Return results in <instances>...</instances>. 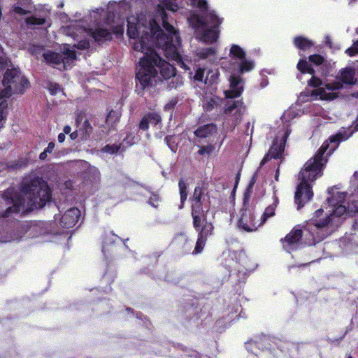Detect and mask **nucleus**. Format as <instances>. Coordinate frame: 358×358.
Masks as SVG:
<instances>
[{
	"mask_svg": "<svg viewBox=\"0 0 358 358\" xmlns=\"http://www.w3.org/2000/svg\"><path fill=\"white\" fill-rule=\"evenodd\" d=\"M273 203L266 208L263 214L259 217V222L261 226H262L268 219L273 217L275 215V209L278 205L279 201L276 197L275 194L273 196Z\"/></svg>",
	"mask_w": 358,
	"mask_h": 358,
	"instance_id": "obj_17",
	"label": "nucleus"
},
{
	"mask_svg": "<svg viewBox=\"0 0 358 358\" xmlns=\"http://www.w3.org/2000/svg\"><path fill=\"white\" fill-rule=\"evenodd\" d=\"M43 57L46 62L61 70L67 69L70 63L76 59V55L70 45L64 44L62 55L48 50L43 53Z\"/></svg>",
	"mask_w": 358,
	"mask_h": 358,
	"instance_id": "obj_8",
	"label": "nucleus"
},
{
	"mask_svg": "<svg viewBox=\"0 0 358 358\" xmlns=\"http://www.w3.org/2000/svg\"><path fill=\"white\" fill-rule=\"evenodd\" d=\"M203 194V190L201 187H196L193 194V203L196 204V206H199L201 207V197Z\"/></svg>",
	"mask_w": 358,
	"mask_h": 358,
	"instance_id": "obj_30",
	"label": "nucleus"
},
{
	"mask_svg": "<svg viewBox=\"0 0 358 358\" xmlns=\"http://www.w3.org/2000/svg\"><path fill=\"white\" fill-rule=\"evenodd\" d=\"M176 0H162L157 9L156 15H140L137 19H127V35L134 50L143 54L140 59L136 79L142 88L162 77L169 79L176 74L173 65L162 60L154 50L155 45L164 51L165 56L178 63L182 62L180 54V40L178 33L167 21L165 10L176 12L178 6Z\"/></svg>",
	"mask_w": 358,
	"mask_h": 358,
	"instance_id": "obj_1",
	"label": "nucleus"
},
{
	"mask_svg": "<svg viewBox=\"0 0 358 358\" xmlns=\"http://www.w3.org/2000/svg\"><path fill=\"white\" fill-rule=\"evenodd\" d=\"M51 94L55 95L59 92H62L61 87L57 84H52L51 83L48 88Z\"/></svg>",
	"mask_w": 358,
	"mask_h": 358,
	"instance_id": "obj_38",
	"label": "nucleus"
},
{
	"mask_svg": "<svg viewBox=\"0 0 358 358\" xmlns=\"http://www.w3.org/2000/svg\"><path fill=\"white\" fill-rule=\"evenodd\" d=\"M206 241V238L198 236V239H197L194 250L193 251V254L201 253L205 246Z\"/></svg>",
	"mask_w": 358,
	"mask_h": 358,
	"instance_id": "obj_31",
	"label": "nucleus"
},
{
	"mask_svg": "<svg viewBox=\"0 0 358 358\" xmlns=\"http://www.w3.org/2000/svg\"><path fill=\"white\" fill-rule=\"evenodd\" d=\"M178 186H179V190H180V201H181V205L180 206L179 208L181 209L183 208V203L186 201L187 197V184L182 179H180L178 182Z\"/></svg>",
	"mask_w": 358,
	"mask_h": 358,
	"instance_id": "obj_28",
	"label": "nucleus"
},
{
	"mask_svg": "<svg viewBox=\"0 0 358 358\" xmlns=\"http://www.w3.org/2000/svg\"><path fill=\"white\" fill-rule=\"evenodd\" d=\"M290 132V129L288 127H286L282 133L277 137L268 153L262 160L260 166L264 165L271 158L276 159L281 157L285 149V144L287 138L289 135Z\"/></svg>",
	"mask_w": 358,
	"mask_h": 358,
	"instance_id": "obj_10",
	"label": "nucleus"
},
{
	"mask_svg": "<svg viewBox=\"0 0 358 358\" xmlns=\"http://www.w3.org/2000/svg\"><path fill=\"white\" fill-rule=\"evenodd\" d=\"M149 124H150L149 120H148V117H146L145 115L139 124V127L141 129L146 130L149 127Z\"/></svg>",
	"mask_w": 358,
	"mask_h": 358,
	"instance_id": "obj_43",
	"label": "nucleus"
},
{
	"mask_svg": "<svg viewBox=\"0 0 358 358\" xmlns=\"http://www.w3.org/2000/svg\"><path fill=\"white\" fill-rule=\"evenodd\" d=\"M197 56L201 59H206L210 62H214L217 59L216 50L214 48L200 49L197 52Z\"/></svg>",
	"mask_w": 358,
	"mask_h": 358,
	"instance_id": "obj_22",
	"label": "nucleus"
},
{
	"mask_svg": "<svg viewBox=\"0 0 358 358\" xmlns=\"http://www.w3.org/2000/svg\"><path fill=\"white\" fill-rule=\"evenodd\" d=\"M119 149H120V147L116 145H107L106 146L104 147L103 150L105 152H107L109 154H114V153L117 152Z\"/></svg>",
	"mask_w": 358,
	"mask_h": 358,
	"instance_id": "obj_37",
	"label": "nucleus"
},
{
	"mask_svg": "<svg viewBox=\"0 0 358 358\" xmlns=\"http://www.w3.org/2000/svg\"><path fill=\"white\" fill-rule=\"evenodd\" d=\"M343 138L341 134H337L329 138V143L331 144L329 154H331L338 146V142L341 141Z\"/></svg>",
	"mask_w": 358,
	"mask_h": 358,
	"instance_id": "obj_32",
	"label": "nucleus"
},
{
	"mask_svg": "<svg viewBox=\"0 0 358 358\" xmlns=\"http://www.w3.org/2000/svg\"><path fill=\"white\" fill-rule=\"evenodd\" d=\"M8 66V60L6 58L0 57V70L3 69Z\"/></svg>",
	"mask_w": 358,
	"mask_h": 358,
	"instance_id": "obj_44",
	"label": "nucleus"
},
{
	"mask_svg": "<svg viewBox=\"0 0 358 358\" xmlns=\"http://www.w3.org/2000/svg\"><path fill=\"white\" fill-rule=\"evenodd\" d=\"M55 143L53 142L49 143L48 147L44 150L47 153H51L55 148Z\"/></svg>",
	"mask_w": 358,
	"mask_h": 358,
	"instance_id": "obj_46",
	"label": "nucleus"
},
{
	"mask_svg": "<svg viewBox=\"0 0 358 358\" xmlns=\"http://www.w3.org/2000/svg\"><path fill=\"white\" fill-rule=\"evenodd\" d=\"M65 134H63V133H60L59 135H58V141L59 143H63L65 140Z\"/></svg>",
	"mask_w": 358,
	"mask_h": 358,
	"instance_id": "obj_48",
	"label": "nucleus"
},
{
	"mask_svg": "<svg viewBox=\"0 0 358 358\" xmlns=\"http://www.w3.org/2000/svg\"><path fill=\"white\" fill-rule=\"evenodd\" d=\"M80 216V211L77 208H71L66 210L62 216L59 220V224L62 227L69 229L73 227L78 220Z\"/></svg>",
	"mask_w": 358,
	"mask_h": 358,
	"instance_id": "obj_15",
	"label": "nucleus"
},
{
	"mask_svg": "<svg viewBox=\"0 0 358 358\" xmlns=\"http://www.w3.org/2000/svg\"><path fill=\"white\" fill-rule=\"evenodd\" d=\"M261 227L259 219L256 220L254 213L245 210L242 211L238 220V227L245 231L250 232L256 231Z\"/></svg>",
	"mask_w": 358,
	"mask_h": 358,
	"instance_id": "obj_11",
	"label": "nucleus"
},
{
	"mask_svg": "<svg viewBox=\"0 0 358 358\" xmlns=\"http://www.w3.org/2000/svg\"><path fill=\"white\" fill-rule=\"evenodd\" d=\"M345 52L350 56H353L358 53V41L354 43L351 48L346 50Z\"/></svg>",
	"mask_w": 358,
	"mask_h": 358,
	"instance_id": "obj_40",
	"label": "nucleus"
},
{
	"mask_svg": "<svg viewBox=\"0 0 358 358\" xmlns=\"http://www.w3.org/2000/svg\"><path fill=\"white\" fill-rule=\"evenodd\" d=\"M31 5V0H17L13 6V11L19 15H27L30 12Z\"/></svg>",
	"mask_w": 358,
	"mask_h": 358,
	"instance_id": "obj_18",
	"label": "nucleus"
},
{
	"mask_svg": "<svg viewBox=\"0 0 358 358\" xmlns=\"http://www.w3.org/2000/svg\"><path fill=\"white\" fill-rule=\"evenodd\" d=\"M294 43L296 48L303 50L308 49L312 45L310 41L301 36L295 38Z\"/></svg>",
	"mask_w": 358,
	"mask_h": 358,
	"instance_id": "obj_25",
	"label": "nucleus"
},
{
	"mask_svg": "<svg viewBox=\"0 0 358 358\" xmlns=\"http://www.w3.org/2000/svg\"><path fill=\"white\" fill-rule=\"evenodd\" d=\"M29 51L30 52L34 55H36V57H38L39 55L43 53V49L41 46H38V45H31L30 48H29Z\"/></svg>",
	"mask_w": 358,
	"mask_h": 358,
	"instance_id": "obj_36",
	"label": "nucleus"
},
{
	"mask_svg": "<svg viewBox=\"0 0 358 358\" xmlns=\"http://www.w3.org/2000/svg\"><path fill=\"white\" fill-rule=\"evenodd\" d=\"M214 227L212 223L207 222L205 225L201 229H199V236L204 238L207 239L208 236L212 235Z\"/></svg>",
	"mask_w": 358,
	"mask_h": 358,
	"instance_id": "obj_26",
	"label": "nucleus"
},
{
	"mask_svg": "<svg viewBox=\"0 0 358 358\" xmlns=\"http://www.w3.org/2000/svg\"><path fill=\"white\" fill-rule=\"evenodd\" d=\"M70 137L73 140L76 139L78 137L77 131H73L72 133H70Z\"/></svg>",
	"mask_w": 358,
	"mask_h": 358,
	"instance_id": "obj_52",
	"label": "nucleus"
},
{
	"mask_svg": "<svg viewBox=\"0 0 358 358\" xmlns=\"http://www.w3.org/2000/svg\"><path fill=\"white\" fill-rule=\"evenodd\" d=\"M2 127V124L0 125V128Z\"/></svg>",
	"mask_w": 358,
	"mask_h": 358,
	"instance_id": "obj_57",
	"label": "nucleus"
},
{
	"mask_svg": "<svg viewBox=\"0 0 358 358\" xmlns=\"http://www.w3.org/2000/svg\"><path fill=\"white\" fill-rule=\"evenodd\" d=\"M63 3H61V5H59L60 7H62L63 6Z\"/></svg>",
	"mask_w": 358,
	"mask_h": 358,
	"instance_id": "obj_56",
	"label": "nucleus"
},
{
	"mask_svg": "<svg viewBox=\"0 0 358 358\" xmlns=\"http://www.w3.org/2000/svg\"><path fill=\"white\" fill-rule=\"evenodd\" d=\"M229 89L224 91L227 98L239 96L243 91V80L240 76L232 74L229 78Z\"/></svg>",
	"mask_w": 358,
	"mask_h": 358,
	"instance_id": "obj_14",
	"label": "nucleus"
},
{
	"mask_svg": "<svg viewBox=\"0 0 358 358\" xmlns=\"http://www.w3.org/2000/svg\"><path fill=\"white\" fill-rule=\"evenodd\" d=\"M340 78L343 83L352 85L355 84L357 79L355 78V73L352 69L345 68L341 72Z\"/></svg>",
	"mask_w": 358,
	"mask_h": 358,
	"instance_id": "obj_21",
	"label": "nucleus"
},
{
	"mask_svg": "<svg viewBox=\"0 0 358 358\" xmlns=\"http://www.w3.org/2000/svg\"><path fill=\"white\" fill-rule=\"evenodd\" d=\"M218 77L219 72L217 69L198 68L194 79L206 85H212L217 81Z\"/></svg>",
	"mask_w": 358,
	"mask_h": 358,
	"instance_id": "obj_13",
	"label": "nucleus"
},
{
	"mask_svg": "<svg viewBox=\"0 0 358 358\" xmlns=\"http://www.w3.org/2000/svg\"><path fill=\"white\" fill-rule=\"evenodd\" d=\"M296 113L295 109L293 108H290L287 110H286L283 115H282V120L284 122H288L289 120L296 117Z\"/></svg>",
	"mask_w": 358,
	"mask_h": 358,
	"instance_id": "obj_34",
	"label": "nucleus"
},
{
	"mask_svg": "<svg viewBox=\"0 0 358 358\" xmlns=\"http://www.w3.org/2000/svg\"><path fill=\"white\" fill-rule=\"evenodd\" d=\"M149 120L150 124L152 125H157L161 122V117L159 115L155 113H150L145 115Z\"/></svg>",
	"mask_w": 358,
	"mask_h": 358,
	"instance_id": "obj_33",
	"label": "nucleus"
},
{
	"mask_svg": "<svg viewBox=\"0 0 358 358\" xmlns=\"http://www.w3.org/2000/svg\"><path fill=\"white\" fill-rule=\"evenodd\" d=\"M189 1L192 6L199 8L201 12L206 11L205 19L195 13L191 14L187 19L189 25L195 31L196 37L204 43L215 42L219 38L220 31L217 28L222 22V19L214 10L207 9L208 3L206 0Z\"/></svg>",
	"mask_w": 358,
	"mask_h": 358,
	"instance_id": "obj_6",
	"label": "nucleus"
},
{
	"mask_svg": "<svg viewBox=\"0 0 358 358\" xmlns=\"http://www.w3.org/2000/svg\"><path fill=\"white\" fill-rule=\"evenodd\" d=\"M353 177H354L355 178H358V172H355V173H354Z\"/></svg>",
	"mask_w": 358,
	"mask_h": 358,
	"instance_id": "obj_55",
	"label": "nucleus"
},
{
	"mask_svg": "<svg viewBox=\"0 0 358 358\" xmlns=\"http://www.w3.org/2000/svg\"><path fill=\"white\" fill-rule=\"evenodd\" d=\"M326 41H327V43L328 44H330V41H330V38H329V36H327V37H326Z\"/></svg>",
	"mask_w": 358,
	"mask_h": 358,
	"instance_id": "obj_54",
	"label": "nucleus"
},
{
	"mask_svg": "<svg viewBox=\"0 0 358 358\" xmlns=\"http://www.w3.org/2000/svg\"><path fill=\"white\" fill-rule=\"evenodd\" d=\"M165 140L171 151L176 152L177 150V145L176 144V138L174 136H167L165 138Z\"/></svg>",
	"mask_w": 358,
	"mask_h": 358,
	"instance_id": "obj_35",
	"label": "nucleus"
},
{
	"mask_svg": "<svg viewBox=\"0 0 358 358\" xmlns=\"http://www.w3.org/2000/svg\"><path fill=\"white\" fill-rule=\"evenodd\" d=\"M159 203V198L155 194H151L149 199V203L153 207H157Z\"/></svg>",
	"mask_w": 358,
	"mask_h": 358,
	"instance_id": "obj_39",
	"label": "nucleus"
},
{
	"mask_svg": "<svg viewBox=\"0 0 358 358\" xmlns=\"http://www.w3.org/2000/svg\"><path fill=\"white\" fill-rule=\"evenodd\" d=\"M348 358H352L351 357H349Z\"/></svg>",
	"mask_w": 358,
	"mask_h": 358,
	"instance_id": "obj_58",
	"label": "nucleus"
},
{
	"mask_svg": "<svg viewBox=\"0 0 358 358\" xmlns=\"http://www.w3.org/2000/svg\"><path fill=\"white\" fill-rule=\"evenodd\" d=\"M210 152V150L208 148H205V147H203L201 148L199 150V154L200 155H204L205 153H209Z\"/></svg>",
	"mask_w": 358,
	"mask_h": 358,
	"instance_id": "obj_47",
	"label": "nucleus"
},
{
	"mask_svg": "<svg viewBox=\"0 0 358 358\" xmlns=\"http://www.w3.org/2000/svg\"><path fill=\"white\" fill-rule=\"evenodd\" d=\"M345 192H336L327 199L329 206L334 208L332 213H324L322 209L316 210L313 217L307 222L304 230L312 236L313 243L323 240L341 223V217L350 213L346 207L342 205L345 199ZM351 212H358V203Z\"/></svg>",
	"mask_w": 358,
	"mask_h": 358,
	"instance_id": "obj_4",
	"label": "nucleus"
},
{
	"mask_svg": "<svg viewBox=\"0 0 358 358\" xmlns=\"http://www.w3.org/2000/svg\"><path fill=\"white\" fill-rule=\"evenodd\" d=\"M63 131H64V133H63V134H70L71 131V127H70V126H68V125H67V126H65V127H64Z\"/></svg>",
	"mask_w": 358,
	"mask_h": 358,
	"instance_id": "obj_49",
	"label": "nucleus"
},
{
	"mask_svg": "<svg viewBox=\"0 0 358 358\" xmlns=\"http://www.w3.org/2000/svg\"><path fill=\"white\" fill-rule=\"evenodd\" d=\"M243 110L244 108L241 101H230L225 106L224 113L227 115L234 113L235 115H240Z\"/></svg>",
	"mask_w": 358,
	"mask_h": 358,
	"instance_id": "obj_19",
	"label": "nucleus"
},
{
	"mask_svg": "<svg viewBox=\"0 0 358 358\" xmlns=\"http://www.w3.org/2000/svg\"><path fill=\"white\" fill-rule=\"evenodd\" d=\"M201 207L196 206V204H192V215L193 217V225L196 228V231H199L201 222V218L199 216Z\"/></svg>",
	"mask_w": 358,
	"mask_h": 358,
	"instance_id": "obj_24",
	"label": "nucleus"
},
{
	"mask_svg": "<svg viewBox=\"0 0 358 358\" xmlns=\"http://www.w3.org/2000/svg\"><path fill=\"white\" fill-rule=\"evenodd\" d=\"M245 52L239 45L233 44L229 48L230 61L224 66L229 71L243 73L250 71L255 67L253 61L246 59Z\"/></svg>",
	"mask_w": 358,
	"mask_h": 358,
	"instance_id": "obj_7",
	"label": "nucleus"
},
{
	"mask_svg": "<svg viewBox=\"0 0 358 358\" xmlns=\"http://www.w3.org/2000/svg\"><path fill=\"white\" fill-rule=\"evenodd\" d=\"M131 189L133 191H135L136 192H138L140 194H143L144 196H145V192H148V191L147 189H145L143 186H141L138 184H134L132 187H131Z\"/></svg>",
	"mask_w": 358,
	"mask_h": 358,
	"instance_id": "obj_41",
	"label": "nucleus"
},
{
	"mask_svg": "<svg viewBox=\"0 0 358 358\" xmlns=\"http://www.w3.org/2000/svg\"><path fill=\"white\" fill-rule=\"evenodd\" d=\"M302 231L300 229L294 228L282 241L285 250L291 252L298 249L301 245Z\"/></svg>",
	"mask_w": 358,
	"mask_h": 358,
	"instance_id": "obj_12",
	"label": "nucleus"
},
{
	"mask_svg": "<svg viewBox=\"0 0 358 358\" xmlns=\"http://www.w3.org/2000/svg\"><path fill=\"white\" fill-rule=\"evenodd\" d=\"M330 147L329 143L325 141L314 156L304 165L303 169L299 174L300 181L295 194V202L298 208H301L313 196L311 183L322 174V169L327 159L323 157L324 154Z\"/></svg>",
	"mask_w": 358,
	"mask_h": 358,
	"instance_id": "obj_5",
	"label": "nucleus"
},
{
	"mask_svg": "<svg viewBox=\"0 0 358 358\" xmlns=\"http://www.w3.org/2000/svg\"><path fill=\"white\" fill-rule=\"evenodd\" d=\"M323 62L324 59L320 55H311L309 57V62L306 60L301 59L297 64V69L302 73H307L313 75L315 71L313 69L312 64L319 66L322 64Z\"/></svg>",
	"mask_w": 358,
	"mask_h": 358,
	"instance_id": "obj_16",
	"label": "nucleus"
},
{
	"mask_svg": "<svg viewBox=\"0 0 358 358\" xmlns=\"http://www.w3.org/2000/svg\"><path fill=\"white\" fill-rule=\"evenodd\" d=\"M120 120V114L117 111L111 110L107 115L106 122L108 127H113Z\"/></svg>",
	"mask_w": 358,
	"mask_h": 358,
	"instance_id": "obj_29",
	"label": "nucleus"
},
{
	"mask_svg": "<svg viewBox=\"0 0 358 358\" xmlns=\"http://www.w3.org/2000/svg\"><path fill=\"white\" fill-rule=\"evenodd\" d=\"M26 23L28 25H42V24H47L48 27L50 26V23L47 21V20L44 17L41 16H31L26 18Z\"/></svg>",
	"mask_w": 358,
	"mask_h": 358,
	"instance_id": "obj_23",
	"label": "nucleus"
},
{
	"mask_svg": "<svg viewBox=\"0 0 358 358\" xmlns=\"http://www.w3.org/2000/svg\"><path fill=\"white\" fill-rule=\"evenodd\" d=\"M106 12L102 8L92 10L88 16L81 20L71 21L69 24L62 27V31L78 43L73 47L85 50L90 47V38L96 41L109 40L111 38V31L118 35H122L124 26L119 24L114 27L110 24L109 19L105 22L106 27L101 24L102 17Z\"/></svg>",
	"mask_w": 358,
	"mask_h": 358,
	"instance_id": "obj_2",
	"label": "nucleus"
},
{
	"mask_svg": "<svg viewBox=\"0 0 358 358\" xmlns=\"http://www.w3.org/2000/svg\"><path fill=\"white\" fill-rule=\"evenodd\" d=\"M217 131V127L214 124H208L199 127L194 134L200 138H206Z\"/></svg>",
	"mask_w": 358,
	"mask_h": 358,
	"instance_id": "obj_20",
	"label": "nucleus"
},
{
	"mask_svg": "<svg viewBox=\"0 0 358 358\" xmlns=\"http://www.w3.org/2000/svg\"><path fill=\"white\" fill-rule=\"evenodd\" d=\"M216 103L217 102L215 99H210L209 101L206 100L203 103V107L206 108V110H210Z\"/></svg>",
	"mask_w": 358,
	"mask_h": 358,
	"instance_id": "obj_42",
	"label": "nucleus"
},
{
	"mask_svg": "<svg viewBox=\"0 0 358 358\" xmlns=\"http://www.w3.org/2000/svg\"><path fill=\"white\" fill-rule=\"evenodd\" d=\"M6 204H13L2 213L8 217L13 213L26 212L43 207L50 201V189L45 181L40 178H25L21 185L20 192L17 194L13 188L0 193Z\"/></svg>",
	"mask_w": 358,
	"mask_h": 358,
	"instance_id": "obj_3",
	"label": "nucleus"
},
{
	"mask_svg": "<svg viewBox=\"0 0 358 358\" xmlns=\"http://www.w3.org/2000/svg\"><path fill=\"white\" fill-rule=\"evenodd\" d=\"M175 243L178 245H182L185 252H188L192 248V245L188 242V239L185 234H179L175 238Z\"/></svg>",
	"mask_w": 358,
	"mask_h": 358,
	"instance_id": "obj_27",
	"label": "nucleus"
},
{
	"mask_svg": "<svg viewBox=\"0 0 358 358\" xmlns=\"http://www.w3.org/2000/svg\"><path fill=\"white\" fill-rule=\"evenodd\" d=\"M19 239V237H12L9 239H5V240H0L1 242H4V243H6V242H10V241H15V240H17Z\"/></svg>",
	"mask_w": 358,
	"mask_h": 358,
	"instance_id": "obj_51",
	"label": "nucleus"
},
{
	"mask_svg": "<svg viewBox=\"0 0 358 358\" xmlns=\"http://www.w3.org/2000/svg\"><path fill=\"white\" fill-rule=\"evenodd\" d=\"M124 143L128 145H131L132 144H134L135 143V141H134V137H133L132 138H130V136H127V138H125L123 141Z\"/></svg>",
	"mask_w": 358,
	"mask_h": 358,
	"instance_id": "obj_45",
	"label": "nucleus"
},
{
	"mask_svg": "<svg viewBox=\"0 0 358 358\" xmlns=\"http://www.w3.org/2000/svg\"><path fill=\"white\" fill-rule=\"evenodd\" d=\"M308 85L312 87H318L313 91L311 96L315 99L319 98L322 100H333L337 97V93L335 90L341 89L343 85L339 81H334L331 83H327L324 87L322 85L321 80L314 76L309 80Z\"/></svg>",
	"mask_w": 358,
	"mask_h": 358,
	"instance_id": "obj_9",
	"label": "nucleus"
},
{
	"mask_svg": "<svg viewBox=\"0 0 358 358\" xmlns=\"http://www.w3.org/2000/svg\"><path fill=\"white\" fill-rule=\"evenodd\" d=\"M47 156H48V153L45 152V151L44 150L43 152H42L40 155H39V159L41 160H45L47 158Z\"/></svg>",
	"mask_w": 358,
	"mask_h": 358,
	"instance_id": "obj_50",
	"label": "nucleus"
},
{
	"mask_svg": "<svg viewBox=\"0 0 358 358\" xmlns=\"http://www.w3.org/2000/svg\"><path fill=\"white\" fill-rule=\"evenodd\" d=\"M278 176H279V172H278V171H277L276 173H275V178L276 180H278Z\"/></svg>",
	"mask_w": 358,
	"mask_h": 358,
	"instance_id": "obj_53",
	"label": "nucleus"
}]
</instances>
